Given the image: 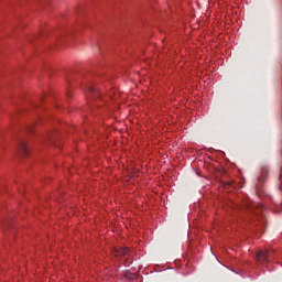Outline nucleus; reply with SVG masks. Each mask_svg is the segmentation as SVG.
I'll return each mask as SVG.
<instances>
[{
  "label": "nucleus",
  "mask_w": 282,
  "mask_h": 282,
  "mask_svg": "<svg viewBox=\"0 0 282 282\" xmlns=\"http://www.w3.org/2000/svg\"><path fill=\"white\" fill-rule=\"evenodd\" d=\"M269 258H270V254L268 253V250H260L257 253V259L259 263H268Z\"/></svg>",
  "instance_id": "2"
},
{
  "label": "nucleus",
  "mask_w": 282,
  "mask_h": 282,
  "mask_svg": "<svg viewBox=\"0 0 282 282\" xmlns=\"http://www.w3.org/2000/svg\"><path fill=\"white\" fill-rule=\"evenodd\" d=\"M115 257H127L129 254L128 248H117L113 250Z\"/></svg>",
  "instance_id": "3"
},
{
  "label": "nucleus",
  "mask_w": 282,
  "mask_h": 282,
  "mask_svg": "<svg viewBox=\"0 0 282 282\" xmlns=\"http://www.w3.org/2000/svg\"><path fill=\"white\" fill-rule=\"evenodd\" d=\"M240 209L249 213L250 215H259V213H263V210H265V206L259 203L252 204L250 200H247L240 206Z\"/></svg>",
  "instance_id": "1"
},
{
  "label": "nucleus",
  "mask_w": 282,
  "mask_h": 282,
  "mask_svg": "<svg viewBox=\"0 0 282 282\" xmlns=\"http://www.w3.org/2000/svg\"><path fill=\"white\" fill-rule=\"evenodd\" d=\"M47 140H52V134H46V135L43 138V142H47Z\"/></svg>",
  "instance_id": "6"
},
{
  "label": "nucleus",
  "mask_w": 282,
  "mask_h": 282,
  "mask_svg": "<svg viewBox=\"0 0 282 282\" xmlns=\"http://www.w3.org/2000/svg\"><path fill=\"white\" fill-rule=\"evenodd\" d=\"M29 131H32V127H29Z\"/></svg>",
  "instance_id": "7"
},
{
  "label": "nucleus",
  "mask_w": 282,
  "mask_h": 282,
  "mask_svg": "<svg viewBox=\"0 0 282 282\" xmlns=\"http://www.w3.org/2000/svg\"><path fill=\"white\" fill-rule=\"evenodd\" d=\"M87 90L91 94V96H94L95 98H98L99 94H98V89H96L93 86H88Z\"/></svg>",
  "instance_id": "5"
},
{
  "label": "nucleus",
  "mask_w": 282,
  "mask_h": 282,
  "mask_svg": "<svg viewBox=\"0 0 282 282\" xmlns=\"http://www.w3.org/2000/svg\"><path fill=\"white\" fill-rule=\"evenodd\" d=\"M18 152L21 153V155H28V143H25V141H20Z\"/></svg>",
  "instance_id": "4"
}]
</instances>
